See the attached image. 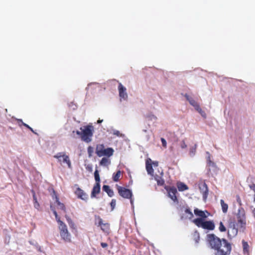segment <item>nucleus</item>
Listing matches in <instances>:
<instances>
[{
	"instance_id": "1",
	"label": "nucleus",
	"mask_w": 255,
	"mask_h": 255,
	"mask_svg": "<svg viewBox=\"0 0 255 255\" xmlns=\"http://www.w3.org/2000/svg\"><path fill=\"white\" fill-rule=\"evenodd\" d=\"M207 241L210 247L216 251L215 255H229L231 251V245L225 239H221L213 234L207 236Z\"/></svg>"
},
{
	"instance_id": "2",
	"label": "nucleus",
	"mask_w": 255,
	"mask_h": 255,
	"mask_svg": "<svg viewBox=\"0 0 255 255\" xmlns=\"http://www.w3.org/2000/svg\"><path fill=\"white\" fill-rule=\"evenodd\" d=\"M51 209L55 216L56 220L59 224V229L60 230V235L62 239L66 242H71V235L69 233L67 226L64 223L60 220V217L58 216L57 212L51 206Z\"/></svg>"
},
{
	"instance_id": "3",
	"label": "nucleus",
	"mask_w": 255,
	"mask_h": 255,
	"mask_svg": "<svg viewBox=\"0 0 255 255\" xmlns=\"http://www.w3.org/2000/svg\"><path fill=\"white\" fill-rule=\"evenodd\" d=\"M204 220L201 218H196L193 221V222L198 227L209 230H213L215 228L214 222L212 221H205Z\"/></svg>"
},
{
	"instance_id": "4",
	"label": "nucleus",
	"mask_w": 255,
	"mask_h": 255,
	"mask_svg": "<svg viewBox=\"0 0 255 255\" xmlns=\"http://www.w3.org/2000/svg\"><path fill=\"white\" fill-rule=\"evenodd\" d=\"M114 150L111 147L105 148L103 144H98L96 146V153L99 157L107 156H111L114 153Z\"/></svg>"
},
{
	"instance_id": "5",
	"label": "nucleus",
	"mask_w": 255,
	"mask_h": 255,
	"mask_svg": "<svg viewBox=\"0 0 255 255\" xmlns=\"http://www.w3.org/2000/svg\"><path fill=\"white\" fill-rule=\"evenodd\" d=\"M80 129L82 131L81 136L82 140L87 143L91 142L92 140V137L93 135V127L92 126L88 125L84 127L83 129L82 128H81Z\"/></svg>"
},
{
	"instance_id": "6",
	"label": "nucleus",
	"mask_w": 255,
	"mask_h": 255,
	"mask_svg": "<svg viewBox=\"0 0 255 255\" xmlns=\"http://www.w3.org/2000/svg\"><path fill=\"white\" fill-rule=\"evenodd\" d=\"M95 224L100 227L101 230L107 234H109L111 231L110 225L108 223H104L103 219L98 215L95 216Z\"/></svg>"
},
{
	"instance_id": "7",
	"label": "nucleus",
	"mask_w": 255,
	"mask_h": 255,
	"mask_svg": "<svg viewBox=\"0 0 255 255\" xmlns=\"http://www.w3.org/2000/svg\"><path fill=\"white\" fill-rule=\"evenodd\" d=\"M54 158L58 159V162L60 164L66 163L69 168H72V164L70 159L69 156L66 155L65 152H61L57 153L56 155H54Z\"/></svg>"
},
{
	"instance_id": "8",
	"label": "nucleus",
	"mask_w": 255,
	"mask_h": 255,
	"mask_svg": "<svg viewBox=\"0 0 255 255\" xmlns=\"http://www.w3.org/2000/svg\"><path fill=\"white\" fill-rule=\"evenodd\" d=\"M117 188L119 195L123 198L128 199L132 197V194L130 190L118 185H117Z\"/></svg>"
},
{
	"instance_id": "9",
	"label": "nucleus",
	"mask_w": 255,
	"mask_h": 255,
	"mask_svg": "<svg viewBox=\"0 0 255 255\" xmlns=\"http://www.w3.org/2000/svg\"><path fill=\"white\" fill-rule=\"evenodd\" d=\"M165 189L167 192L168 196L174 202H178L176 188L174 186H165Z\"/></svg>"
},
{
	"instance_id": "10",
	"label": "nucleus",
	"mask_w": 255,
	"mask_h": 255,
	"mask_svg": "<svg viewBox=\"0 0 255 255\" xmlns=\"http://www.w3.org/2000/svg\"><path fill=\"white\" fill-rule=\"evenodd\" d=\"M199 189L203 195V199L205 201L208 195V188L205 181H201L198 184Z\"/></svg>"
},
{
	"instance_id": "11",
	"label": "nucleus",
	"mask_w": 255,
	"mask_h": 255,
	"mask_svg": "<svg viewBox=\"0 0 255 255\" xmlns=\"http://www.w3.org/2000/svg\"><path fill=\"white\" fill-rule=\"evenodd\" d=\"M238 222L242 225V226L246 225V215L243 209H239L237 214Z\"/></svg>"
},
{
	"instance_id": "12",
	"label": "nucleus",
	"mask_w": 255,
	"mask_h": 255,
	"mask_svg": "<svg viewBox=\"0 0 255 255\" xmlns=\"http://www.w3.org/2000/svg\"><path fill=\"white\" fill-rule=\"evenodd\" d=\"M230 232L232 233V236H236L238 234V229L236 227V223L235 222L230 221L228 225V235L232 236L230 235Z\"/></svg>"
},
{
	"instance_id": "13",
	"label": "nucleus",
	"mask_w": 255,
	"mask_h": 255,
	"mask_svg": "<svg viewBox=\"0 0 255 255\" xmlns=\"http://www.w3.org/2000/svg\"><path fill=\"white\" fill-rule=\"evenodd\" d=\"M118 90L120 97L124 100H126L128 97L126 92L127 89L121 83L119 84Z\"/></svg>"
},
{
	"instance_id": "14",
	"label": "nucleus",
	"mask_w": 255,
	"mask_h": 255,
	"mask_svg": "<svg viewBox=\"0 0 255 255\" xmlns=\"http://www.w3.org/2000/svg\"><path fill=\"white\" fill-rule=\"evenodd\" d=\"M75 194L79 198L82 200H86L88 198L87 195L79 187L77 188Z\"/></svg>"
},
{
	"instance_id": "15",
	"label": "nucleus",
	"mask_w": 255,
	"mask_h": 255,
	"mask_svg": "<svg viewBox=\"0 0 255 255\" xmlns=\"http://www.w3.org/2000/svg\"><path fill=\"white\" fill-rule=\"evenodd\" d=\"M151 160L148 158L146 161V169L148 174L152 175L154 172V170L152 168Z\"/></svg>"
},
{
	"instance_id": "16",
	"label": "nucleus",
	"mask_w": 255,
	"mask_h": 255,
	"mask_svg": "<svg viewBox=\"0 0 255 255\" xmlns=\"http://www.w3.org/2000/svg\"><path fill=\"white\" fill-rule=\"evenodd\" d=\"M101 188H100V183H96L92 189L91 193V197H95L96 195L99 194L100 192Z\"/></svg>"
},
{
	"instance_id": "17",
	"label": "nucleus",
	"mask_w": 255,
	"mask_h": 255,
	"mask_svg": "<svg viewBox=\"0 0 255 255\" xmlns=\"http://www.w3.org/2000/svg\"><path fill=\"white\" fill-rule=\"evenodd\" d=\"M185 97L186 99L189 101V103L195 108V109H197L199 107H200L198 103L196 102L192 98L190 97L187 94H185Z\"/></svg>"
},
{
	"instance_id": "18",
	"label": "nucleus",
	"mask_w": 255,
	"mask_h": 255,
	"mask_svg": "<svg viewBox=\"0 0 255 255\" xmlns=\"http://www.w3.org/2000/svg\"><path fill=\"white\" fill-rule=\"evenodd\" d=\"M194 214L196 216L201 217L200 218L203 220L207 217V216L205 214V212L199 210L198 208H196L194 210Z\"/></svg>"
},
{
	"instance_id": "19",
	"label": "nucleus",
	"mask_w": 255,
	"mask_h": 255,
	"mask_svg": "<svg viewBox=\"0 0 255 255\" xmlns=\"http://www.w3.org/2000/svg\"><path fill=\"white\" fill-rule=\"evenodd\" d=\"M103 190L104 191L106 192L110 197H113L114 195L113 190L110 188V187L109 185H104L103 186Z\"/></svg>"
},
{
	"instance_id": "20",
	"label": "nucleus",
	"mask_w": 255,
	"mask_h": 255,
	"mask_svg": "<svg viewBox=\"0 0 255 255\" xmlns=\"http://www.w3.org/2000/svg\"><path fill=\"white\" fill-rule=\"evenodd\" d=\"M177 187L179 191H183L188 189V187L185 183L178 182L177 183Z\"/></svg>"
},
{
	"instance_id": "21",
	"label": "nucleus",
	"mask_w": 255,
	"mask_h": 255,
	"mask_svg": "<svg viewBox=\"0 0 255 255\" xmlns=\"http://www.w3.org/2000/svg\"><path fill=\"white\" fill-rule=\"evenodd\" d=\"M55 202L58 206V208L64 211V212H66V208L65 207L64 204L61 203L59 201V198L57 195H55Z\"/></svg>"
},
{
	"instance_id": "22",
	"label": "nucleus",
	"mask_w": 255,
	"mask_h": 255,
	"mask_svg": "<svg viewBox=\"0 0 255 255\" xmlns=\"http://www.w3.org/2000/svg\"><path fill=\"white\" fill-rule=\"evenodd\" d=\"M122 176V172L120 170H118L116 173L113 174V180L115 182H118L120 180Z\"/></svg>"
},
{
	"instance_id": "23",
	"label": "nucleus",
	"mask_w": 255,
	"mask_h": 255,
	"mask_svg": "<svg viewBox=\"0 0 255 255\" xmlns=\"http://www.w3.org/2000/svg\"><path fill=\"white\" fill-rule=\"evenodd\" d=\"M221 205L222 206V210L223 213H226L228 211V205L227 204L225 203L224 201L222 199L220 201Z\"/></svg>"
},
{
	"instance_id": "24",
	"label": "nucleus",
	"mask_w": 255,
	"mask_h": 255,
	"mask_svg": "<svg viewBox=\"0 0 255 255\" xmlns=\"http://www.w3.org/2000/svg\"><path fill=\"white\" fill-rule=\"evenodd\" d=\"M110 163V160L106 158L103 157L100 162V164L102 166H107Z\"/></svg>"
},
{
	"instance_id": "25",
	"label": "nucleus",
	"mask_w": 255,
	"mask_h": 255,
	"mask_svg": "<svg viewBox=\"0 0 255 255\" xmlns=\"http://www.w3.org/2000/svg\"><path fill=\"white\" fill-rule=\"evenodd\" d=\"M186 139H183L179 142L178 145L182 149H186L187 145L186 142Z\"/></svg>"
},
{
	"instance_id": "26",
	"label": "nucleus",
	"mask_w": 255,
	"mask_h": 255,
	"mask_svg": "<svg viewBox=\"0 0 255 255\" xmlns=\"http://www.w3.org/2000/svg\"><path fill=\"white\" fill-rule=\"evenodd\" d=\"M94 177H95V179L96 181V183H100V175H99V171L97 169L95 170V171L94 172Z\"/></svg>"
},
{
	"instance_id": "27",
	"label": "nucleus",
	"mask_w": 255,
	"mask_h": 255,
	"mask_svg": "<svg viewBox=\"0 0 255 255\" xmlns=\"http://www.w3.org/2000/svg\"><path fill=\"white\" fill-rule=\"evenodd\" d=\"M155 180L157 181L158 185L162 186L164 184V180L161 177L158 176L157 177L155 178Z\"/></svg>"
},
{
	"instance_id": "28",
	"label": "nucleus",
	"mask_w": 255,
	"mask_h": 255,
	"mask_svg": "<svg viewBox=\"0 0 255 255\" xmlns=\"http://www.w3.org/2000/svg\"><path fill=\"white\" fill-rule=\"evenodd\" d=\"M197 145L196 144H194L193 146L190 147L189 151V154L191 156H193L195 154L196 150Z\"/></svg>"
},
{
	"instance_id": "29",
	"label": "nucleus",
	"mask_w": 255,
	"mask_h": 255,
	"mask_svg": "<svg viewBox=\"0 0 255 255\" xmlns=\"http://www.w3.org/2000/svg\"><path fill=\"white\" fill-rule=\"evenodd\" d=\"M87 152L89 157H91L93 156L94 153V148L91 146H88L87 148Z\"/></svg>"
},
{
	"instance_id": "30",
	"label": "nucleus",
	"mask_w": 255,
	"mask_h": 255,
	"mask_svg": "<svg viewBox=\"0 0 255 255\" xmlns=\"http://www.w3.org/2000/svg\"><path fill=\"white\" fill-rule=\"evenodd\" d=\"M219 230L221 232H225L226 231V228L222 222H220Z\"/></svg>"
},
{
	"instance_id": "31",
	"label": "nucleus",
	"mask_w": 255,
	"mask_h": 255,
	"mask_svg": "<svg viewBox=\"0 0 255 255\" xmlns=\"http://www.w3.org/2000/svg\"><path fill=\"white\" fill-rule=\"evenodd\" d=\"M196 110L199 112L200 115L204 118H206V114L204 111H203L202 109L200 108V107H199Z\"/></svg>"
},
{
	"instance_id": "32",
	"label": "nucleus",
	"mask_w": 255,
	"mask_h": 255,
	"mask_svg": "<svg viewBox=\"0 0 255 255\" xmlns=\"http://www.w3.org/2000/svg\"><path fill=\"white\" fill-rule=\"evenodd\" d=\"M18 122H21V123H22V125H23V126H24L25 127H26V128H27L29 129H30V130L32 132H33V133H35V132L34 131L33 129L31 127H30L28 125H27V124H25V123H24L22 122V120H18Z\"/></svg>"
},
{
	"instance_id": "33",
	"label": "nucleus",
	"mask_w": 255,
	"mask_h": 255,
	"mask_svg": "<svg viewBox=\"0 0 255 255\" xmlns=\"http://www.w3.org/2000/svg\"><path fill=\"white\" fill-rule=\"evenodd\" d=\"M185 213L189 215V218H191L193 217V214L192 212L190 211L189 208H186L185 210Z\"/></svg>"
},
{
	"instance_id": "34",
	"label": "nucleus",
	"mask_w": 255,
	"mask_h": 255,
	"mask_svg": "<svg viewBox=\"0 0 255 255\" xmlns=\"http://www.w3.org/2000/svg\"><path fill=\"white\" fill-rule=\"evenodd\" d=\"M110 205H111V208H112V210H113L115 208V206H116V199H112V201H111V202L110 203Z\"/></svg>"
},
{
	"instance_id": "35",
	"label": "nucleus",
	"mask_w": 255,
	"mask_h": 255,
	"mask_svg": "<svg viewBox=\"0 0 255 255\" xmlns=\"http://www.w3.org/2000/svg\"><path fill=\"white\" fill-rule=\"evenodd\" d=\"M250 188L251 190H253L255 192L254 201L255 202V184H253L250 185Z\"/></svg>"
},
{
	"instance_id": "36",
	"label": "nucleus",
	"mask_w": 255,
	"mask_h": 255,
	"mask_svg": "<svg viewBox=\"0 0 255 255\" xmlns=\"http://www.w3.org/2000/svg\"><path fill=\"white\" fill-rule=\"evenodd\" d=\"M161 141L162 142V145L164 147H166V140L164 138H161Z\"/></svg>"
},
{
	"instance_id": "37",
	"label": "nucleus",
	"mask_w": 255,
	"mask_h": 255,
	"mask_svg": "<svg viewBox=\"0 0 255 255\" xmlns=\"http://www.w3.org/2000/svg\"><path fill=\"white\" fill-rule=\"evenodd\" d=\"M113 134L114 135H116L118 136H119L121 135L120 132L119 130H114Z\"/></svg>"
},
{
	"instance_id": "38",
	"label": "nucleus",
	"mask_w": 255,
	"mask_h": 255,
	"mask_svg": "<svg viewBox=\"0 0 255 255\" xmlns=\"http://www.w3.org/2000/svg\"><path fill=\"white\" fill-rule=\"evenodd\" d=\"M101 246H102V247L103 248H106L108 246V244H107L106 243L102 242L101 243Z\"/></svg>"
},
{
	"instance_id": "39",
	"label": "nucleus",
	"mask_w": 255,
	"mask_h": 255,
	"mask_svg": "<svg viewBox=\"0 0 255 255\" xmlns=\"http://www.w3.org/2000/svg\"><path fill=\"white\" fill-rule=\"evenodd\" d=\"M199 239H200L199 236V235H197V237L195 238L196 243H198Z\"/></svg>"
},
{
	"instance_id": "40",
	"label": "nucleus",
	"mask_w": 255,
	"mask_h": 255,
	"mask_svg": "<svg viewBox=\"0 0 255 255\" xmlns=\"http://www.w3.org/2000/svg\"><path fill=\"white\" fill-rule=\"evenodd\" d=\"M33 197L34 200H35V203H36L38 205H39L38 203H37V201L36 197V196H35V195L34 194L33 195Z\"/></svg>"
},
{
	"instance_id": "41",
	"label": "nucleus",
	"mask_w": 255,
	"mask_h": 255,
	"mask_svg": "<svg viewBox=\"0 0 255 255\" xmlns=\"http://www.w3.org/2000/svg\"><path fill=\"white\" fill-rule=\"evenodd\" d=\"M248 246V245L247 243L244 242L243 244L244 249H245L246 248V247Z\"/></svg>"
},
{
	"instance_id": "42",
	"label": "nucleus",
	"mask_w": 255,
	"mask_h": 255,
	"mask_svg": "<svg viewBox=\"0 0 255 255\" xmlns=\"http://www.w3.org/2000/svg\"><path fill=\"white\" fill-rule=\"evenodd\" d=\"M76 133H77V134H78V135H81V136H82V132H81V131H79L77 130V131H76Z\"/></svg>"
},
{
	"instance_id": "43",
	"label": "nucleus",
	"mask_w": 255,
	"mask_h": 255,
	"mask_svg": "<svg viewBox=\"0 0 255 255\" xmlns=\"http://www.w3.org/2000/svg\"><path fill=\"white\" fill-rule=\"evenodd\" d=\"M66 219H67V220L68 222V223H69H69H70V222H71V219H70L69 217H67V216H66Z\"/></svg>"
},
{
	"instance_id": "44",
	"label": "nucleus",
	"mask_w": 255,
	"mask_h": 255,
	"mask_svg": "<svg viewBox=\"0 0 255 255\" xmlns=\"http://www.w3.org/2000/svg\"><path fill=\"white\" fill-rule=\"evenodd\" d=\"M209 165H210H210H213H213H214V162H212L211 161H209Z\"/></svg>"
},
{
	"instance_id": "45",
	"label": "nucleus",
	"mask_w": 255,
	"mask_h": 255,
	"mask_svg": "<svg viewBox=\"0 0 255 255\" xmlns=\"http://www.w3.org/2000/svg\"><path fill=\"white\" fill-rule=\"evenodd\" d=\"M103 122V120H99L97 121L98 124H100Z\"/></svg>"
},
{
	"instance_id": "46",
	"label": "nucleus",
	"mask_w": 255,
	"mask_h": 255,
	"mask_svg": "<svg viewBox=\"0 0 255 255\" xmlns=\"http://www.w3.org/2000/svg\"><path fill=\"white\" fill-rule=\"evenodd\" d=\"M253 213L254 217L255 218V208L253 210Z\"/></svg>"
},
{
	"instance_id": "47",
	"label": "nucleus",
	"mask_w": 255,
	"mask_h": 255,
	"mask_svg": "<svg viewBox=\"0 0 255 255\" xmlns=\"http://www.w3.org/2000/svg\"><path fill=\"white\" fill-rule=\"evenodd\" d=\"M130 199V201L131 204H133V200L131 198H129Z\"/></svg>"
},
{
	"instance_id": "48",
	"label": "nucleus",
	"mask_w": 255,
	"mask_h": 255,
	"mask_svg": "<svg viewBox=\"0 0 255 255\" xmlns=\"http://www.w3.org/2000/svg\"><path fill=\"white\" fill-rule=\"evenodd\" d=\"M153 164L155 165V166H157L158 165V163L156 162H153Z\"/></svg>"
}]
</instances>
